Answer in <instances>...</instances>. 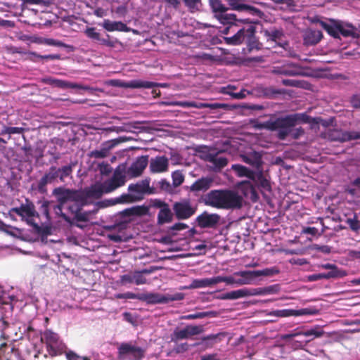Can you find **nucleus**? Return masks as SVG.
Wrapping results in <instances>:
<instances>
[{"mask_svg":"<svg viewBox=\"0 0 360 360\" xmlns=\"http://www.w3.org/2000/svg\"><path fill=\"white\" fill-rule=\"evenodd\" d=\"M204 204L217 209L238 210L243 207V198L229 189L212 190L202 199Z\"/></svg>","mask_w":360,"mask_h":360,"instance_id":"obj_1","label":"nucleus"},{"mask_svg":"<svg viewBox=\"0 0 360 360\" xmlns=\"http://www.w3.org/2000/svg\"><path fill=\"white\" fill-rule=\"evenodd\" d=\"M310 117L306 113H295L281 117L277 138L279 140H285L290 136L293 139H298L304 134L302 127L294 128L297 124L309 122Z\"/></svg>","mask_w":360,"mask_h":360,"instance_id":"obj_2","label":"nucleus"},{"mask_svg":"<svg viewBox=\"0 0 360 360\" xmlns=\"http://www.w3.org/2000/svg\"><path fill=\"white\" fill-rule=\"evenodd\" d=\"M75 165L76 164L74 162H70L69 165L58 168L56 166L50 167L49 170L45 172L44 176L38 181V191L40 193H46V186L57 181L58 179H59L60 182H64L66 178L72 176Z\"/></svg>","mask_w":360,"mask_h":360,"instance_id":"obj_3","label":"nucleus"},{"mask_svg":"<svg viewBox=\"0 0 360 360\" xmlns=\"http://www.w3.org/2000/svg\"><path fill=\"white\" fill-rule=\"evenodd\" d=\"M329 25L324 24L326 32L334 39H340L341 37L352 39L360 37L358 29L349 22L329 18Z\"/></svg>","mask_w":360,"mask_h":360,"instance_id":"obj_4","label":"nucleus"},{"mask_svg":"<svg viewBox=\"0 0 360 360\" xmlns=\"http://www.w3.org/2000/svg\"><path fill=\"white\" fill-rule=\"evenodd\" d=\"M150 179H145L136 184H131L129 186L128 190L131 194L124 193L115 199L117 203L132 202L143 199L145 193H153V189L150 187Z\"/></svg>","mask_w":360,"mask_h":360,"instance_id":"obj_5","label":"nucleus"},{"mask_svg":"<svg viewBox=\"0 0 360 360\" xmlns=\"http://www.w3.org/2000/svg\"><path fill=\"white\" fill-rule=\"evenodd\" d=\"M40 340L45 344L48 354L51 357L63 354L67 349L66 345L60 340L59 335L51 329H46L41 333Z\"/></svg>","mask_w":360,"mask_h":360,"instance_id":"obj_6","label":"nucleus"},{"mask_svg":"<svg viewBox=\"0 0 360 360\" xmlns=\"http://www.w3.org/2000/svg\"><path fill=\"white\" fill-rule=\"evenodd\" d=\"M15 213L21 217L22 221L32 226L34 229L39 230L40 226L35 221V218H39V214L36 211L34 203L28 198L25 199V203H22L20 207H12L8 211V214L11 217Z\"/></svg>","mask_w":360,"mask_h":360,"instance_id":"obj_7","label":"nucleus"},{"mask_svg":"<svg viewBox=\"0 0 360 360\" xmlns=\"http://www.w3.org/2000/svg\"><path fill=\"white\" fill-rule=\"evenodd\" d=\"M146 352V349L138 346L134 341L122 342L117 347V355L120 360H142Z\"/></svg>","mask_w":360,"mask_h":360,"instance_id":"obj_8","label":"nucleus"},{"mask_svg":"<svg viewBox=\"0 0 360 360\" xmlns=\"http://www.w3.org/2000/svg\"><path fill=\"white\" fill-rule=\"evenodd\" d=\"M184 298V295L181 292H176L173 295H163L158 292L140 294V300L148 304H167L172 301H180Z\"/></svg>","mask_w":360,"mask_h":360,"instance_id":"obj_9","label":"nucleus"},{"mask_svg":"<svg viewBox=\"0 0 360 360\" xmlns=\"http://www.w3.org/2000/svg\"><path fill=\"white\" fill-rule=\"evenodd\" d=\"M324 269H329L327 273L315 274L307 276V281L314 282L321 279L341 278L347 276V271L340 269L337 265L330 263L323 264L320 266Z\"/></svg>","mask_w":360,"mask_h":360,"instance_id":"obj_10","label":"nucleus"},{"mask_svg":"<svg viewBox=\"0 0 360 360\" xmlns=\"http://www.w3.org/2000/svg\"><path fill=\"white\" fill-rule=\"evenodd\" d=\"M204 332V327L202 325H186L185 328H175L171 335V341L177 342L179 340L188 339L192 336L198 335Z\"/></svg>","mask_w":360,"mask_h":360,"instance_id":"obj_11","label":"nucleus"},{"mask_svg":"<svg viewBox=\"0 0 360 360\" xmlns=\"http://www.w3.org/2000/svg\"><path fill=\"white\" fill-rule=\"evenodd\" d=\"M279 271L274 268H266L262 270L243 271L237 273L242 278L238 279V285L250 284L251 281L259 276H271L278 274Z\"/></svg>","mask_w":360,"mask_h":360,"instance_id":"obj_12","label":"nucleus"},{"mask_svg":"<svg viewBox=\"0 0 360 360\" xmlns=\"http://www.w3.org/2000/svg\"><path fill=\"white\" fill-rule=\"evenodd\" d=\"M196 207L193 206L189 200L176 202L173 205L175 217L179 220L188 219L196 212Z\"/></svg>","mask_w":360,"mask_h":360,"instance_id":"obj_13","label":"nucleus"},{"mask_svg":"<svg viewBox=\"0 0 360 360\" xmlns=\"http://www.w3.org/2000/svg\"><path fill=\"white\" fill-rule=\"evenodd\" d=\"M226 335V333L224 332L204 335L199 339L198 342H196L192 346L199 347L202 351H205L213 348L215 345L221 342Z\"/></svg>","mask_w":360,"mask_h":360,"instance_id":"obj_14","label":"nucleus"},{"mask_svg":"<svg viewBox=\"0 0 360 360\" xmlns=\"http://www.w3.org/2000/svg\"><path fill=\"white\" fill-rule=\"evenodd\" d=\"M126 182V176L123 172L119 169H116L112 174V176L104 181L103 184V188L105 193H110L117 188L124 186Z\"/></svg>","mask_w":360,"mask_h":360,"instance_id":"obj_15","label":"nucleus"},{"mask_svg":"<svg viewBox=\"0 0 360 360\" xmlns=\"http://www.w3.org/2000/svg\"><path fill=\"white\" fill-rule=\"evenodd\" d=\"M154 271V268L144 269L141 271H135L132 274H124L121 276L122 283H135L136 285H142L147 283V279L144 274H150Z\"/></svg>","mask_w":360,"mask_h":360,"instance_id":"obj_16","label":"nucleus"},{"mask_svg":"<svg viewBox=\"0 0 360 360\" xmlns=\"http://www.w3.org/2000/svg\"><path fill=\"white\" fill-rule=\"evenodd\" d=\"M110 84L114 86L125 89H152L157 86V83L140 79H134L129 82L112 79Z\"/></svg>","mask_w":360,"mask_h":360,"instance_id":"obj_17","label":"nucleus"},{"mask_svg":"<svg viewBox=\"0 0 360 360\" xmlns=\"http://www.w3.org/2000/svg\"><path fill=\"white\" fill-rule=\"evenodd\" d=\"M221 216L217 213H209L206 211L196 218L198 226L202 229H214L219 224Z\"/></svg>","mask_w":360,"mask_h":360,"instance_id":"obj_18","label":"nucleus"},{"mask_svg":"<svg viewBox=\"0 0 360 360\" xmlns=\"http://www.w3.org/2000/svg\"><path fill=\"white\" fill-rule=\"evenodd\" d=\"M148 164V156L142 155L136 160L127 169V174L130 178H135L141 176Z\"/></svg>","mask_w":360,"mask_h":360,"instance_id":"obj_19","label":"nucleus"},{"mask_svg":"<svg viewBox=\"0 0 360 360\" xmlns=\"http://www.w3.org/2000/svg\"><path fill=\"white\" fill-rule=\"evenodd\" d=\"M248 37L245 39V41L247 44L246 49H244V53H251L254 50L258 51L262 49V44L258 41L257 37H255L256 27L252 25H248V31H247Z\"/></svg>","mask_w":360,"mask_h":360,"instance_id":"obj_20","label":"nucleus"},{"mask_svg":"<svg viewBox=\"0 0 360 360\" xmlns=\"http://www.w3.org/2000/svg\"><path fill=\"white\" fill-rule=\"evenodd\" d=\"M224 150H220L215 153H209L205 155V160L210 163H212L216 170H221L225 167L229 162L226 157L221 155Z\"/></svg>","mask_w":360,"mask_h":360,"instance_id":"obj_21","label":"nucleus"},{"mask_svg":"<svg viewBox=\"0 0 360 360\" xmlns=\"http://www.w3.org/2000/svg\"><path fill=\"white\" fill-rule=\"evenodd\" d=\"M70 202L67 208L70 213L73 215V219L80 222H86L89 220L91 212H83V206H80V205L75 202Z\"/></svg>","mask_w":360,"mask_h":360,"instance_id":"obj_22","label":"nucleus"},{"mask_svg":"<svg viewBox=\"0 0 360 360\" xmlns=\"http://www.w3.org/2000/svg\"><path fill=\"white\" fill-rule=\"evenodd\" d=\"M239 188L246 198L250 199L253 202L258 201L259 196L256 186L250 181L241 182Z\"/></svg>","mask_w":360,"mask_h":360,"instance_id":"obj_23","label":"nucleus"},{"mask_svg":"<svg viewBox=\"0 0 360 360\" xmlns=\"http://www.w3.org/2000/svg\"><path fill=\"white\" fill-rule=\"evenodd\" d=\"M242 160L257 169H260L262 165V154L257 151H250L245 154L241 155Z\"/></svg>","mask_w":360,"mask_h":360,"instance_id":"obj_24","label":"nucleus"},{"mask_svg":"<svg viewBox=\"0 0 360 360\" xmlns=\"http://www.w3.org/2000/svg\"><path fill=\"white\" fill-rule=\"evenodd\" d=\"M168 159L165 156H157L150 162V169L153 173H161L168 169Z\"/></svg>","mask_w":360,"mask_h":360,"instance_id":"obj_25","label":"nucleus"},{"mask_svg":"<svg viewBox=\"0 0 360 360\" xmlns=\"http://www.w3.org/2000/svg\"><path fill=\"white\" fill-rule=\"evenodd\" d=\"M250 180L255 183V186H257L261 189L262 193L264 191H271V186L270 182L264 176L262 170L259 169V171L257 172H255L254 175Z\"/></svg>","mask_w":360,"mask_h":360,"instance_id":"obj_26","label":"nucleus"},{"mask_svg":"<svg viewBox=\"0 0 360 360\" xmlns=\"http://www.w3.org/2000/svg\"><path fill=\"white\" fill-rule=\"evenodd\" d=\"M217 284V281H215V277L205 278L202 279H194L189 285H185L181 287V290H189L195 288H201L210 287Z\"/></svg>","mask_w":360,"mask_h":360,"instance_id":"obj_27","label":"nucleus"},{"mask_svg":"<svg viewBox=\"0 0 360 360\" xmlns=\"http://www.w3.org/2000/svg\"><path fill=\"white\" fill-rule=\"evenodd\" d=\"M248 31V26L243 27V28L239 29L237 32L233 35L232 37H224V41L228 45H239L242 44L243 41H245L246 37H248L247 32Z\"/></svg>","mask_w":360,"mask_h":360,"instance_id":"obj_28","label":"nucleus"},{"mask_svg":"<svg viewBox=\"0 0 360 360\" xmlns=\"http://www.w3.org/2000/svg\"><path fill=\"white\" fill-rule=\"evenodd\" d=\"M248 31V26L243 27V28L239 29L237 32L233 35L232 37H224V41L228 45H239L242 44L243 41H245L246 37H248L247 32Z\"/></svg>","mask_w":360,"mask_h":360,"instance_id":"obj_29","label":"nucleus"},{"mask_svg":"<svg viewBox=\"0 0 360 360\" xmlns=\"http://www.w3.org/2000/svg\"><path fill=\"white\" fill-rule=\"evenodd\" d=\"M274 72L279 75L297 76L301 75L302 70L297 65L288 63L281 67L276 68Z\"/></svg>","mask_w":360,"mask_h":360,"instance_id":"obj_30","label":"nucleus"},{"mask_svg":"<svg viewBox=\"0 0 360 360\" xmlns=\"http://www.w3.org/2000/svg\"><path fill=\"white\" fill-rule=\"evenodd\" d=\"M227 11H224L221 13L218 14L214 18L219 21L221 24L226 25H237L236 22L250 23L248 19L238 20L236 15L233 13H227Z\"/></svg>","mask_w":360,"mask_h":360,"instance_id":"obj_31","label":"nucleus"},{"mask_svg":"<svg viewBox=\"0 0 360 360\" xmlns=\"http://www.w3.org/2000/svg\"><path fill=\"white\" fill-rule=\"evenodd\" d=\"M250 296L255 295H273L278 293L280 290V285L275 284L266 287L256 288H248Z\"/></svg>","mask_w":360,"mask_h":360,"instance_id":"obj_32","label":"nucleus"},{"mask_svg":"<svg viewBox=\"0 0 360 360\" xmlns=\"http://www.w3.org/2000/svg\"><path fill=\"white\" fill-rule=\"evenodd\" d=\"M323 38V34L319 30H309L304 32L303 40L307 46H313L318 44Z\"/></svg>","mask_w":360,"mask_h":360,"instance_id":"obj_33","label":"nucleus"},{"mask_svg":"<svg viewBox=\"0 0 360 360\" xmlns=\"http://www.w3.org/2000/svg\"><path fill=\"white\" fill-rule=\"evenodd\" d=\"M212 182L211 177H202L191 186L190 190L193 192L206 191L212 186Z\"/></svg>","mask_w":360,"mask_h":360,"instance_id":"obj_34","label":"nucleus"},{"mask_svg":"<svg viewBox=\"0 0 360 360\" xmlns=\"http://www.w3.org/2000/svg\"><path fill=\"white\" fill-rule=\"evenodd\" d=\"M72 190L63 187H58L53 189V195L56 197L58 203L65 205L71 200Z\"/></svg>","mask_w":360,"mask_h":360,"instance_id":"obj_35","label":"nucleus"},{"mask_svg":"<svg viewBox=\"0 0 360 360\" xmlns=\"http://www.w3.org/2000/svg\"><path fill=\"white\" fill-rule=\"evenodd\" d=\"M70 202L77 203V204L80 205V206H83V207L91 203V201L89 200L84 189H83V190L72 189Z\"/></svg>","mask_w":360,"mask_h":360,"instance_id":"obj_36","label":"nucleus"},{"mask_svg":"<svg viewBox=\"0 0 360 360\" xmlns=\"http://www.w3.org/2000/svg\"><path fill=\"white\" fill-rule=\"evenodd\" d=\"M281 117L270 119L264 122H257L255 127L258 129H266L271 131H278Z\"/></svg>","mask_w":360,"mask_h":360,"instance_id":"obj_37","label":"nucleus"},{"mask_svg":"<svg viewBox=\"0 0 360 360\" xmlns=\"http://www.w3.org/2000/svg\"><path fill=\"white\" fill-rule=\"evenodd\" d=\"M227 2L229 8L234 11L250 13L257 11L253 6L243 4L241 0H227Z\"/></svg>","mask_w":360,"mask_h":360,"instance_id":"obj_38","label":"nucleus"},{"mask_svg":"<svg viewBox=\"0 0 360 360\" xmlns=\"http://www.w3.org/2000/svg\"><path fill=\"white\" fill-rule=\"evenodd\" d=\"M103 28L108 32L120 31L126 32L128 30V27L126 24L121 21H111L108 19H105L103 23Z\"/></svg>","mask_w":360,"mask_h":360,"instance_id":"obj_39","label":"nucleus"},{"mask_svg":"<svg viewBox=\"0 0 360 360\" xmlns=\"http://www.w3.org/2000/svg\"><path fill=\"white\" fill-rule=\"evenodd\" d=\"M176 105L183 108H195L198 109L209 108L211 109H217L219 107L218 103H197L195 101H180L177 102Z\"/></svg>","mask_w":360,"mask_h":360,"instance_id":"obj_40","label":"nucleus"},{"mask_svg":"<svg viewBox=\"0 0 360 360\" xmlns=\"http://www.w3.org/2000/svg\"><path fill=\"white\" fill-rule=\"evenodd\" d=\"M250 297L248 288H241L239 290L228 292L221 295L219 298L221 300H237L241 297Z\"/></svg>","mask_w":360,"mask_h":360,"instance_id":"obj_41","label":"nucleus"},{"mask_svg":"<svg viewBox=\"0 0 360 360\" xmlns=\"http://www.w3.org/2000/svg\"><path fill=\"white\" fill-rule=\"evenodd\" d=\"M85 34L87 37L100 41L101 44L106 45L108 46H112V43L109 40L110 36L107 35L108 39L101 38L100 33L97 32L95 27H88L85 30Z\"/></svg>","mask_w":360,"mask_h":360,"instance_id":"obj_42","label":"nucleus"},{"mask_svg":"<svg viewBox=\"0 0 360 360\" xmlns=\"http://www.w3.org/2000/svg\"><path fill=\"white\" fill-rule=\"evenodd\" d=\"M43 82L45 84H49V85H51V86H53L56 87H58L60 89H67V88L75 89V88L78 87V85L77 84L70 83V82H68L64 80L55 79V78H52V77L45 78V79H44Z\"/></svg>","mask_w":360,"mask_h":360,"instance_id":"obj_43","label":"nucleus"},{"mask_svg":"<svg viewBox=\"0 0 360 360\" xmlns=\"http://www.w3.org/2000/svg\"><path fill=\"white\" fill-rule=\"evenodd\" d=\"M84 190L89 200H91V198L98 199L101 198L104 193H105L104 192V189L103 188L102 183L93 185L91 187L84 188Z\"/></svg>","mask_w":360,"mask_h":360,"instance_id":"obj_44","label":"nucleus"},{"mask_svg":"<svg viewBox=\"0 0 360 360\" xmlns=\"http://www.w3.org/2000/svg\"><path fill=\"white\" fill-rule=\"evenodd\" d=\"M158 224L162 225L165 224L170 223L173 221V213L169 206L162 210H160L158 214Z\"/></svg>","mask_w":360,"mask_h":360,"instance_id":"obj_45","label":"nucleus"},{"mask_svg":"<svg viewBox=\"0 0 360 360\" xmlns=\"http://www.w3.org/2000/svg\"><path fill=\"white\" fill-rule=\"evenodd\" d=\"M218 316V312L215 311H202V312H196L193 314H189L187 315H184L181 317L182 320H194L204 318H214Z\"/></svg>","mask_w":360,"mask_h":360,"instance_id":"obj_46","label":"nucleus"},{"mask_svg":"<svg viewBox=\"0 0 360 360\" xmlns=\"http://www.w3.org/2000/svg\"><path fill=\"white\" fill-rule=\"evenodd\" d=\"M209 6L214 14V17L229 10V8L222 4L221 0H209Z\"/></svg>","mask_w":360,"mask_h":360,"instance_id":"obj_47","label":"nucleus"},{"mask_svg":"<svg viewBox=\"0 0 360 360\" xmlns=\"http://www.w3.org/2000/svg\"><path fill=\"white\" fill-rule=\"evenodd\" d=\"M231 168L238 176L248 177L249 179H251L255 173V172L249 169L248 167L238 164L233 165Z\"/></svg>","mask_w":360,"mask_h":360,"instance_id":"obj_48","label":"nucleus"},{"mask_svg":"<svg viewBox=\"0 0 360 360\" xmlns=\"http://www.w3.org/2000/svg\"><path fill=\"white\" fill-rule=\"evenodd\" d=\"M43 43L48 46H53L58 47H64L68 49V51L72 52L75 51V47L72 45L65 44L64 42L56 40L51 38H45L43 40Z\"/></svg>","mask_w":360,"mask_h":360,"instance_id":"obj_49","label":"nucleus"},{"mask_svg":"<svg viewBox=\"0 0 360 360\" xmlns=\"http://www.w3.org/2000/svg\"><path fill=\"white\" fill-rule=\"evenodd\" d=\"M184 5L190 10L191 12H195L200 11V8L202 6L201 0H182Z\"/></svg>","mask_w":360,"mask_h":360,"instance_id":"obj_50","label":"nucleus"},{"mask_svg":"<svg viewBox=\"0 0 360 360\" xmlns=\"http://www.w3.org/2000/svg\"><path fill=\"white\" fill-rule=\"evenodd\" d=\"M172 185L174 188L178 187L180 185H181L184 181V175L179 170H176V171L174 172L172 174Z\"/></svg>","mask_w":360,"mask_h":360,"instance_id":"obj_51","label":"nucleus"},{"mask_svg":"<svg viewBox=\"0 0 360 360\" xmlns=\"http://www.w3.org/2000/svg\"><path fill=\"white\" fill-rule=\"evenodd\" d=\"M346 224L354 231H358L360 229V221L355 214L353 218H347L345 221Z\"/></svg>","mask_w":360,"mask_h":360,"instance_id":"obj_52","label":"nucleus"},{"mask_svg":"<svg viewBox=\"0 0 360 360\" xmlns=\"http://www.w3.org/2000/svg\"><path fill=\"white\" fill-rule=\"evenodd\" d=\"M63 354H65V356L68 360H91L90 357L81 356L77 353H75L74 351H68L67 349H65V352Z\"/></svg>","mask_w":360,"mask_h":360,"instance_id":"obj_53","label":"nucleus"},{"mask_svg":"<svg viewBox=\"0 0 360 360\" xmlns=\"http://www.w3.org/2000/svg\"><path fill=\"white\" fill-rule=\"evenodd\" d=\"M174 343L175 345L174 346L173 350L176 354H181L186 352L188 351L191 348V345L188 342L178 343L177 342Z\"/></svg>","mask_w":360,"mask_h":360,"instance_id":"obj_54","label":"nucleus"},{"mask_svg":"<svg viewBox=\"0 0 360 360\" xmlns=\"http://www.w3.org/2000/svg\"><path fill=\"white\" fill-rule=\"evenodd\" d=\"M265 34L267 37L268 41H275V42L278 39H280L281 37L283 36L282 32L277 30H271V32L266 31Z\"/></svg>","mask_w":360,"mask_h":360,"instance_id":"obj_55","label":"nucleus"},{"mask_svg":"<svg viewBox=\"0 0 360 360\" xmlns=\"http://www.w3.org/2000/svg\"><path fill=\"white\" fill-rule=\"evenodd\" d=\"M108 155V150L105 148H103L101 150H92L89 153L90 158H106Z\"/></svg>","mask_w":360,"mask_h":360,"instance_id":"obj_56","label":"nucleus"},{"mask_svg":"<svg viewBox=\"0 0 360 360\" xmlns=\"http://www.w3.org/2000/svg\"><path fill=\"white\" fill-rule=\"evenodd\" d=\"M188 226L186 224L182 222H178L174 224L173 226L168 228V232L172 235H176V231H182L187 229Z\"/></svg>","mask_w":360,"mask_h":360,"instance_id":"obj_57","label":"nucleus"},{"mask_svg":"<svg viewBox=\"0 0 360 360\" xmlns=\"http://www.w3.org/2000/svg\"><path fill=\"white\" fill-rule=\"evenodd\" d=\"M159 186H160V188L165 191V192H167L168 193H173L174 191V186L173 185H171L169 181H168L166 179H161L159 183H158Z\"/></svg>","mask_w":360,"mask_h":360,"instance_id":"obj_58","label":"nucleus"},{"mask_svg":"<svg viewBox=\"0 0 360 360\" xmlns=\"http://www.w3.org/2000/svg\"><path fill=\"white\" fill-rule=\"evenodd\" d=\"M270 315L277 317H288L293 316L292 309H278L271 311Z\"/></svg>","mask_w":360,"mask_h":360,"instance_id":"obj_59","label":"nucleus"},{"mask_svg":"<svg viewBox=\"0 0 360 360\" xmlns=\"http://www.w3.org/2000/svg\"><path fill=\"white\" fill-rule=\"evenodd\" d=\"M65 205H60L58 202V205L53 207L54 212L56 214L60 215L65 221L71 223V219L67 214L63 212V209Z\"/></svg>","mask_w":360,"mask_h":360,"instance_id":"obj_60","label":"nucleus"},{"mask_svg":"<svg viewBox=\"0 0 360 360\" xmlns=\"http://www.w3.org/2000/svg\"><path fill=\"white\" fill-rule=\"evenodd\" d=\"M293 316H303V315H313L316 314L317 312V310L316 309H311L309 308H304L298 310L292 309Z\"/></svg>","mask_w":360,"mask_h":360,"instance_id":"obj_61","label":"nucleus"},{"mask_svg":"<svg viewBox=\"0 0 360 360\" xmlns=\"http://www.w3.org/2000/svg\"><path fill=\"white\" fill-rule=\"evenodd\" d=\"M227 89H228V91H226L225 93L231 96L234 98L242 99V98H245V96L244 91H240V92H238V93L232 92L231 90L236 89V88L233 86H230V85L228 86Z\"/></svg>","mask_w":360,"mask_h":360,"instance_id":"obj_62","label":"nucleus"},{"mask_svg":"<svg viewBox=\"0 0 360 360\" xmlns=\"http://www.w3.org/2000/svg\"><path fill=\"white\" fill-rule=\"evenodd\" d=\"M25 335L30 340H33L35 338H38L37 331L30 323L25 330Z\"/></svg>","mask_w":360,"mask_h":360,"instance_id":"obj_63","label":"nucleus"},{"mask_svg":"<svg viewBox=\"0 0 360 360\" xmlns=\"http://www.w3.org/2000/svg\"><path fill=\"white\" fill-rule=\"evenodd\" d=\"M352 108L360 109V94H353L349 99Z\"/></svg>","mask_w":360,"mask_h":360,"instance_id":"obj_64","label":"nucleus"}]
</instances>
